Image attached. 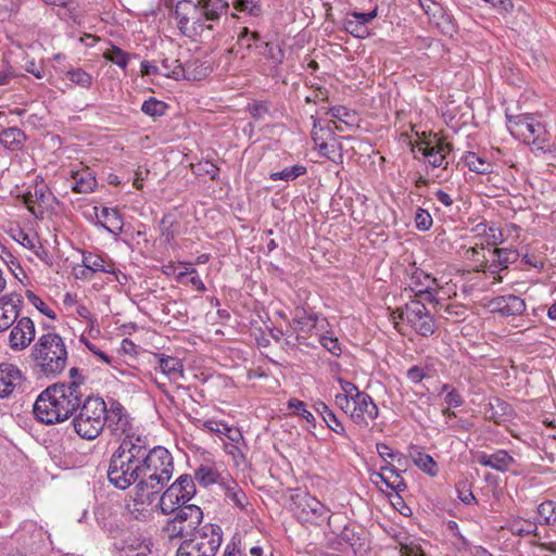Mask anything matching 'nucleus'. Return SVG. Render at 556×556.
<instances>
[{"mask_svg":"<svg viewBox=\"0 0 556 556\" xmlns=\"http://www.w3.org/2000/svg\"><path fill=\"white\" fill-rule=\"evenodd\" d=\"M147 437L127 434L110 457L108 479L116 489L139 484Z\"/></svg>","mask_w":556,"mask_h":556,"instance_id":"nucleus-1","label":"nucleus"},{"mask_svg":"<svg viewBox=\"0 0 556 556\" xmlns=\"http://www.w3.org/2000/svg\"><path fill=\"white\" fill-rule=\"evenodd\" d=\"M83 394L75 383L56 382L46 388L34 404V415L42 424L68 419L80 406Z\"/></svg>","mask_w":556,"mask_h":556,"instance_id":"nucleus-2","label":"nucleus"},{"mask_svg":"<svg viewBox=\"0 0 556 556\" xmlns=\"http://www.w3.org/2000/svg\"><path fill=\"white\" fill-rule=\"evenodd\" d=\"M142 462V475L137 491L149 494H160L167 485L174 472V458L170 452L161 445H144Z\"/></svg>","mask_w":556,"mask_h":556,"instance_id":"nucleus-3","label":"nucleus"},{"mask_svg":"<svg viewBox=\"0 0 556 556\" xmlns=\"http://www.w3.org/2000/svg\"><path fill=\"white\" fill-rule=\"evenodd\" d=\"M35 368L47 378L62 374L67 364V350L62 337L49 332L38 338L29 354Z\"/></svg>","mask_w":556,"mask_h":556,"instance_id":"nucleus-4","label":"nucleus"},{"mask_svg":"<svg viewBox=\"0 0 556 556\" xmlns=\"http://www.w3.org/2000/svg\"><path fill=\"white\" fill-rule=\"evenodd\" d=\"M72 425L80 438H98L106 425L105 401L99 396H87L83 400L79 413L73 418Z\"/></svg>","mask_w":556,"mask_h":556,"instance_id":"nucleus-5","label":"nucleus"},{"mask_svg":"<svg viewBox=\"0 0 556 556\" xmlns=\"http://www.w3.org/2000/svg\"><path fill=\"white\" fill-rule=\"evenodd\" d=\"M169 515L170 519L167 520L164 531L170 539L186 538L198 530L199 525L203 519L202 509L195 504H179L176 509H173Z\"/></svg>","mask_w":556,"mask_h":556,"instance_id":"nucleus-6","label":"nucleus"},{"mask_svg":"<svg viewBox=\"0 0 556 556\" xmlns=\"http://www.w3.org/2000/svg\"><path fill=\"white\" fill-rule=\"evenodd\" d=\"M197 489L190 475L179 476L161 495L159 506L163 515H168L179 504H186L195 495Z\"/></svg>","mask_w":556,"mask_h":556,"instance_id":"nucleus-7","label":"nucleus"},{"mask_svg":"<svg viewBox=\"0 0 556 556\" xmlns=\"http://www.w3.org/2000/svg\"><path fill=\"white\" fill-rule=\"evenodd\" d=\"M223 542V530L215 523H206L192 533L181 545L203 556H216Z\"/></svg>","mask_w":556,"mask_h":556,"instance_id":"nucleus-8","label":"nucleus"},{"mask_svg":"<svg viewBox=\"0 0 556 556\" xmlns=\"http://www.w3.org/2000/svg\"><path fill=\"white\" fill-rule=\"evenodd\" d=\"M401 320L406 321L417 334L425 338L435 331L434 318L420 300L415 299L404 305Z\"/></svg>","mask_w":556,"mask_h":556,"instance_id":"nucleus-9","label":"nucleus"},{"mask_svg":"<svg viewBox=\"0 0 556 556\" xmlns=\"http://www.w3.org/2000/svg\"><path fill=\"white\" fill-rule=\"evenodd\" d=\"M401 471L402 470L396 468L393 464L383 465L380 467V472H374L371 475V479L376 484L380 481L384 483L388 489L395 491L396 503H393V505L399 504V511L404 516H408L412 510L404 504V501L400 495L407 489L406 482L401 476Z\"/></svg>","mask_w":556,"mask_h":556,"instance_id":"nucleus-10","label":"nucleus"},{"mask_svg":"<svg viewBox=\"0 0 556 556\" xmlns=\"http://www.w3.org/2000/svg\"><path fill=\"white\" fill-rule=\"evenodd\" d=\"M46 531L35 522H26L15 533V541L18 544V552L22 556H29L39 551L46 540Z\"/></svg>","mask_w":556,"mask_h":556,"instance_id":"nucleus-11","label":"nucleus"},{"mask_svg":"<svg viewBox=\"0 0 556 556\" xmlns=\"http://www.w3.org/2000/svg\"><path fill=\"white\" fill-rule=\"evenodd\" d=\"M116 556H157L151 539L129 532L115 543Z\"/></svg>","mask_w":556,"mask_h":556,"instance_id":"nucleus-12","label":"nucleus"},{"mask_svg":"<svg viewBox=\"0 0 556 556\" xmlns=\"http://www.w3.org/2000/svg\"><path fill=\"white\" fill-rule=\"evenodd\" d=\"M353 408L350 412L351 420L359 427H368L369 421L375 420L379 415V408L366 392H357L352 400Z\"/></svg>","mask_w":556,"mask_h":556,"instance_id":"nucleus-13","label":"nucleus"},{"mask_svg":"<svg viewBox=\"0 0 556 556\" xmlns=\"http://www.w3.org/2000/svg\"><path fill=\"white\" fill-rule=\"evenodd\" d=\"M106 426L114 435L131 434V421L125 407L115 399L109 401V407L105 405Z\"/></svg>","mask_w":556,"mask_h":556,"instance_id":"nucleus-14","label":"nucleus"},{"mask_svg":"<svg viewBox=\"0 0 556 556\" xmlns=\"http://www.w3.org/2000/svg\"><path fill=\"white\" fill-rule=\"evenodd\" d=\"M9 345L13 351H23L35 339V325L29 317H21L11 326Z\"/></svg>","mask_w":556,"mask_h":556,"instance_id":"nucleus-15","label":"nucleus"},{"mask_svg":"<svg viewBox=\"0 0 556 556\" xmlns=\"http://www.w3.org/2000/svg\"><path fill=\"white\" fill-rule=\"evenodd\" d=\"M438 281L437 278L417 268L410 275V289L415 296L421 298L429 303L438 302L435 298Z\"/></svg>","mask_w":556,"mask_h":556,"instance_id":"nucleus-16","label":"nucleus"},{"mask_svg":"<svg viewBox=\"0 0 556 556\" xmlns=\"http://www.w3.org/2000/svg\"><path fill=\"white\" fill-rule=\"evenodd\" d=\"M23 299L17 293L0 296V332L9 329L16 321Z\"/></svg>","mask_w":556,"mask_h":556,"instance_id":"nucleus-17","label":"nucleus"},{"mask_svg":"<svg viewBox=\"0 0 556 556\" xmlns=\"http://www.w3.org/2000/svg\"><path fill=\"white\" fill-rule=\"evenodd\" d=\"M175 67L170 73H164V76L180 80H200L207 75V67L204 66L199 60L189 61L186 64H181L179 60H175Z\"/></svg>","mask_w":556,"mask_h":556,"instance_id":"nucleus-18","label":"nucleus"},{"mask_svg":"<svg viewBox=\"0 0 556 556\" xmlns=\"http://www.w3.org/2000/svg\"><path fill=\"white\" fill-rule=\"evenodd\" d=\"M490 306L492 312L502 316H519L526 311L525 300L515 295H500L491 300Z\"/></svg>","mask_w":556,"mask_h":556,"instance_id":"nucleus-19","label":"nucleus"},{"mask_svg":"<svg viewBox=\"0 0 556 556\" xmlns=\"http://www.w3.org/2000/svg\"><path fill=\"white\" fill-rule=\"evenodd\" d=\"M477 462L484 467H490L500 472H506L515 463L514 457L506 450H497L493 454L478 452Z\"/></svg>","mask_w":556,"mask_h":556,"instance_id":"nucleus-20","label":"nucleus"},{"mask_svg":"<svg viewBox=\"0 0 556 556\" xmlns=\"http://www.w3.org/2000/svg\"><path fill=\"white\" fill-rule=\"evenodd\" d=\"M23 376L21 370L9 363L0 364V397L9 396L15 387L22 383Z\"/></svg>","mask_w":556,"mask_h":556,"instance_id":"nucleus-21","label":"nucleus"},{"mask_svg":"<svg viewBox=\"0 0 556 556\" xmlns=\"http://www.w3.org/2000/svg\"><path fill=\"white\" fill-rule=\"evenodd\" d=\"M507 122L515 127L523 128L529 132V137L532 138L533 142H536L540 139L541 132L544 130L543 125L535 121L532 114H518L510 115L506 113ZM525 135L523 131H521Z\"/></svg>","mask_w":556,"mask_h":556,"instance_id":"nucleus-22","label":"nucleus"},{"mask_svg":"<svg viewBox=\"0 0 556 556\" xmlns=\"http://www.w3.org/2000/svg\"><path fill=\"white\" fill-rule=\"evenodd\" d=\"M262 41V36L258 31L251 30L247 26L240 27L236 46L239 48V51L242 52L241 59L247 58L253 50L258 51Z\"/></svg>","mask_w":556,"mask_h":556,"instance_id":"nucleus-23","label":"nucleus"},{"mask_svg":"<svg viewBox=\"0 0 556 556\" xmlns=\"http://www.w3.org/2000/svg\"><path fill=\"white\" fill-rule=\"evenodd\" d=\"M298 507H301L302 513L306 515L305 520H309L311 516L317 519H328V526L332 528V520L330 516H327L328 508L313 496L305 495L298 503Z\"/></svg>","mask_w":556,"mask_h":556,"instance_id":"nucleus-24","label":"nucleus"},{"mask_svg":"<svg viewBox=\"0 0 556 556\" xmlns=\"http://www.w3.org/2000/svg\"><path fill=\"white\" fill-rule=\"evenodd\" d=\"M318 317L315 313H307L302 306H296L293 311V317L290 327L294 331L308 334L317 325Z\"/></svg>","mask_w":556,"mask_h":556,"instance_id":"nucleus-25","label":"nucleus"},{"mask_svg":"<svg viewBox=\"0 0 556 556\" xmlns=\"http://www.w3.org/2000/svg\"><path fill=\"white\" fill-rule=\"evenodd\" d=\"M513 408L510 404L495 396L490 399L488 408H485V418L492 420L496 425L504 422L511 415Z\"/></svg>","mask_w":556,"mask_h":556,"instance_id":"nucleus-26","label":"nucleus"},{"mask_svg":"<svg viewBox=\"0 0 556 556\" xmlns=\"http://www.w3.org/2000/svg\"><path fill=\"white\" fill-rule=\"evenodd\" d=\"M195 7L201 9L206 21L215 22L228 12L229 2L226 0H197Z\"/></svg>","mask_w":556,"mask_h":556,"instance_id":"nucleus-27","label":"nucleus"},{"mask_svg":"<svg viewBox=\"0 0 556 556\" xmlns=\"http://www.w3.org/2000/svg\"><path fill=\"white\" fill-rule=\"evenodd\" d=\"M25 142L26 135L18 127H9L0 131V143L7 150L21 151Z\"/></svg>","mask_w":556,"mask_h":556,"instance_id":"nucleus-28","label":"nucleus"},{"mask_svg":"<svg viewBox=\"0 0 556 556\" xmlns=\"http://www.w3.org/2000/svg\"><path fill=\"white\" fill-rule=\"evenodd\" d=\"M25 202L28 205L30 203H37L40 207L39 214L42 215L45 208H49L52 205V203L56 202V198L53 195V193L48 189L46 185H36L34 188V192H28L25 195Z\"/></svg>","mask_w":556,"mask_h":556,"instance_id":"nucleus-29","label":"nucleus"},{"mask_svg":"<svg viewBox=\"0 0 556 556\" xmlns=\"http://www.w3.org/2000/svg\"><path fill=\"white\" fill-rule=\"evenodd\" d=\"M157 358L159 368L169 379L176 380L184 376V364L181 359L165 354H154Z\"/></svg>","mask_w":556,"mask_h":556,"instance_id":"nucleus-30","label":"nucleus"},{"mask_svg":"<svg viewBox=\"0 0 556 556\" xmlns=\"http://www.w3.org/2000/svg\"><path fill=\"white\" fill-rule=\"evenodd\" d=\"M220 486L224 490L225 500L230 501L240 510L245 509L249 503L248 497L242 488L235 480L220 482Z\"/></svg>","mask_w":556,"mask_h":556,"instance_id":"nucleus-31","label":"nucleus"},{"mask_svg":"<svg viewBox=\"0 0 556 556\" xmlns=\"http://www.w3.org/2000/svg\"><path fill=\"white\" fill-rule=\"evenodd\" d=\"M74 184L72 191L76 193H90L97 187V179L89 169L74 172L72 175Z\"/></svg>","mask_w":556,"mask_h":556,"instance_id":"nucleus-32","label":"nucleus"},{"mask_svg":"<svg viewBox=\"0 0 556 556\" xmlns=\"http://www.w3.org/2000/svg\"><path fill=\"white\" fill-rule=\"evenodd\" d=\"M198 8L191 0H180L176 3L173 11L174 17L177 20V26L182 35H188L189 14Z\"/></svg>","mask_w":556,"mask_h":556,"instance_id":"nucleus-33","label":"nucleus"},{"mask_svg":"<svg viewBox=\"0 0 556 556\" xmlns=\"http://www.w3.org/2000/svg\"><path fill=\"white\" fill-rule=\"evenodd\" d=\"M83 263L84 266L90 269L92 273L96 271H103L111 275H114L116 278V281H118L121 285H124L123 281L119 280V277H117V271L114 268V264L110 262L109 264H105V261L100 255H94L92 253L84 254L83 256Z\"/></svg>","mask_w":556,"mask_h":556,"instance_id":"nucleus-34","label":"nucleus"},{"mask_svg":"<svg viewBox=\"0 0 556 556\" xmlns=\"http://www.w3.org/2000/svg\"><path fill=\"white\" fill-rule=\"evenodd\" d=\"M462 160L469 168V170L475 172L477 174L485 175L493 172V164L475 152H466L463 155Z\"/></svg>","mask_w":556,"mask_h":556,"instance_id":"nucleus-35","label":"nucleus"},{"mask_svg":"<svg viewBox=\"0 0 556 556\" xmlns=\"http://www.w3.org/2000/svg\"><path fill=\"white\" fill-rule=\"evenodd\" d=\"M414 464L430 477H435L439 473V466L433 457L424 452L417 451L412 455Z\"/></svg>","mask_w":556,"mask_h":556,"instance_id":"nucleus-36","label":"nucleus"},{"mask_svg":"<svg viewBox=\"0 0 556 556\" xmlns=\"http://www.w3.org/2000/svg\"><path fill=\"white\" fill-rule=\"evenodd\" d=\"M538 515L540 520L538 521L541 526H554L556 525V502L547 500L542 502L538 506Z\"/></svg>","mask_w":556,"mask_h":556,"instance_id":"nucleus-37","label":"nucleus"},{"mask_svg":"<svg viewBox=\"0 0 556 556\" xmlns=\"http://www.w3.org/2000/svg\"><path fill=\"white\" fill-rule=\"evenodd\" d=\"M420 147H418V151L428 159L429 164L432 167H443L444 169L447 168V162H445V155L439 154L437 150H433L430 148V143L426 140L420 141Z\"/></svg>","mask_w":556,"mask_h":556,"instance_id":"nucleus-38","label":"nucleus"},{"mask_svg":"<svg viewBox=\"0 0 556 556\" xmlns=\"http://www.w3.org/2000/svg\"><path fill=\"white\" fill-rule=\"evenodd\" d=\"M257 53L270 61L275 66L282 64L285 60L283 50L279 46H275L267 41H262L261 49Z\"/></svg>","mask_w":556,"mask_h":556,"instance_id":"nucleus-39","label":"nucleus"},{"mask_svg":"<svg viewBox=\"0 0 556 556\" xmlns=\"http://www.w3.org/2000/svg\"><path fill=\"white\" fill-rule=\"evenodd\" d=\"M100 216L111 224L112 228L101 223V226L109 232L116 235L123 230L122 216L116 208L102 207Z\"/></svg>","mask_w":556,"mask_h":556,"instance_id":"nucleus-40","label":"nucleus"},{"mask_svg":"<svg viewBox=\"0 0 556 556\" xmlns=\"http://www.w3.org/2000/svg\"><path fill=\"white\" fill-rule=\"evenodd\" d=\"M307 172L304 165H293L290 167H286L282 170L274 172L269 175V179L273 181L285 180V181H293L300 176L305 175Z\"/></svg>","mask_w":556,"mask_h":556,"instance_id":"nucleus-41","label":"nucleus"},{"mask_svg":"<svg viewBox=\"0 0 556 556\" xmlns=\"http://www.w3.org/2000/svg\"><path fill=\"white\" fill-rule=\"evenodd\" d=\"M231 4L236 11L247 13L251 17H260L263 14L260 0H231Z\"/></svg>","mask_w":556,"mask_h":556,"instance_id":"nucleus-42","label":"nucleus"},{"mask_svg":"<svg viewBox=\"0 0 556 556\" xmlns=\"http://www.w3.org/2000/svg\"><path fill=\"white\" fill-rule=\"evenodd\" d=\"M168 109V105L157 100L154 97H150L148 100H146L141 105V111L153 118L161 117L165 115L166 111Z\"/></svg>","mask_w":556,"mask_h":556,"instance_id":"nucleus-43","label":"nucleus"},{"mask_svg":"<svg viewBox=\"0 0 556 556\" xmlns=\"http://www.w3.org/2000/svg\"><path fill=\"white\" fill-rule=\"evenodd\" d=\"M103 58L125 70L129 62L130 54L122 50L119 47L112 45L111 48L103 52Z\"/></svg>","mask_w":556,"mask_h":556,"instance_id":"nucleus-44","label":"nucleus"},{"mask_svg":"<svg viewBox=\"0 0 556 556\" xmlns=\"http://www.w3.org/2000/svg\"><path fill=\"white\" fill-rule=\"evenodd\" d=\"M328 113L336 119L345 124L349 127L355 126L357 122L355 111H352L343 105H336L328 110Z\"/></svg>","mask_w":556,"mask_h":556,"instance_id":"nucleus-45","label":"nucleus"},{"mask_svg":"<svg viewBox=\"0 0 556 556\" xmlns=\"http://www.w3.org/2000/svg\"><path fill=\"white\" fill-rule=\"evenodd\" d=\"M218 476V472L214 468L201 465L194 471L193 481H198V483L202 486H208L217 482Z\"/></svg>","mask_w":556,"mask_h":556,"instance_id":"nucleus-46","label":"nucleus"},{"mask_svg":"<svg viewBox=\"0 0 556 556\" xmlns=\"http://www.w3.org/2000/svg\"><path fill=\"white\" fill-rule=\"evenodd\" d=\"M332 533L337 534L340 541L345 542L350 546H354L357 541L361 539V532L355 530V526L352 523H346L342 529L337 531L336 529H331Z\"/></svg>","mask_w":556,"mask_h":556,"instance_id":"nucleus-47","label":"nucleus"},{"mask_svg":"<svg viewBox=\"0 0 556 556\" xmlns=\"http://www.w3.org/2000/svg\"><path fill=\"white\" fill-rule=\"evenodd\" d=\"M344 30L355 38L365 39L369 37L370 31L367 26L357 23L354 17H346L344 21Z\"/></svg>","mask_w":556,"mask_h":556,"instance_id":"nucleus-48","label":"nucleus"},{"mask_svg":"<svg viewBox=\"0 0 556 556\" xmlns=\"http://www.w3.org/2000/svg\"><path fill=\"white\" fill-rule=\"evenodd\" d=\"M493 254L496 255L497 264L502 265L505 269L508 268L510 264L515 263L519 257L517 250L507 248H495L493 250Z\"/></svg>","mask_w":556,"mask_h":556,"instance_id":"nucleus-49","label":"nucleus"},{"mask_svg":"<svg viewBox=\"0 0 556 556\" xmlns=\"http://www.w3.org/2000/svg\"><path fill=\"white\" fill-rule=\"evenodd\" d=\"M288 408L293 409L294 414L301 416L308 424L315 425V417L309 410H307L306 404L303 401L295 397L290 399L288 402Z\"/></svg>","mask_w":556,"mask_h":556,"instance_id":"nucleus-50","label":"nucleus"},{"mask_svg":"<svg viewBox=\"0 0 556 556\" xmlns=\"http://www.w3.org/2000/svg\"><path fill=\"white\" fill-rule=\"evenodd\" d=\"M174 223L170 220V216L165 215L160 222L161 239L164 243L170 244L176 237V230L174 229Z\"/></svg>","mask_w":556,"mask_h":556,"instance_id":"nucleus-51","label":"nucleus"},{"mask_svg":"<svg viewBox=\"0 0 556 556\" xmlns=\"http://www.w3.org/2000/svg\"><path fill=\"white\" fill-rule=\"evenodd\" d=\"M67 78L84 88H89L92 81V77L89 73L81 68H74L66 73Z\"/></svg>","mask_w":556,"mask_h":556,"instance_id":"nucleus-52","label":"nucleus"},{"mask_svg":"<svg viewBox=\"0 0 556 556\" xmlns=\"http://www.w3.org/2000/svg\"><path fill=\"white\" fill-rule=\"evenodd\" d=\"M27 300L43 315L51 319H55L56 315L36 293L30 290L26 291Z\"/></svg>","mask_w":556,"mask_h":556,"instance_id":"nucleus-53","label":"nucleus"},{"mask_svg":"<svg viewBox=\"0 0 556 556\" xmlns=\"http://www.w3.org/2000/svg\"><path fill=\"white\" fill-rule=\"evenodd\" d=\"M457 497L466 505L476 504L477 498L467 481H459L456 484Z\"/></svg>","mask_w":556,"mask_h":556,"instance_id":"nucleus-54","label":"nucleus"},{"mask_svg":"<svg viewBox=\"0 0 556 556\" xmlns=\"http://www.w3.org/2000/svg\"><path fill=\"white\" fill-rule=\"evenodd\" d=\"M269 106L268 101H254L248 104L247 110L254 119L258 121L269 114Z\"/></svg>","mask_w":556,"mask_h":556,"instance_id":"nucleus-55","label":"nucleus"},{"mask_svg":"<svg viewBox=\"0 0 556 556\" xmlns=\"http://www.w3.org/2000/svg\"><path fill=\"white\" fill-rule=\"evenodd\" d=\"M432 223L433 220L429 212L419 207L415 214L416 228L420 231H427L431 228Z\"/></svg>","mask_w":556,"mask_h":556,"instance_id":"nucleus-56","label":"nucleus"},{"mask_svg":"<svg viewBox=\"0 0 556 556\" xmlns=\"http://www.w3.org/2000/svg\"><path fill=\"white\" fill-rule=\"evenodd\" d=\"M505 268L497 264L496 258L493 260L491 263L486 260V257L483 255L482 260L480 261V264L476 266V271L478 273H486L489 271L491 275H498L500 271L504 270Z\"/></svg>","mask_w":556,"mask_h":556,"instance_id":"nucleus-57","label":"nucleus"},{"mask_svg":"<svg viewBox=\"0 0 556 556\" xmlns=\"http://www.w3.org/2000/svg\"><path fill=\"white\" fill-rule=\"evenodd\" d=\"M376 450H377L378 455L386 462V465L390 464L389 462H387L388 458H391V459L397 458L399 463L403 458V455L401 453L393 452L392 448L383 442L376 443Z\"/></svg>","mask_w":556,"mask_h":556,"instance_id":"nucleus-58","label":"nucleus"},{"mask_svg":"<svg viewBox=\"0 0 556 556\" xmlns=\"http://www.w3.org/2000/svg\"><path fill=\"white\" fill-rule=\"evenodd\" d=\"M536 525H538L536 522H532L530 520H525V523L520 527L518 526V523H515L514 525V533L519 536H526V535H530V534L540 536V534L538 532Z\"/></svg>","mask_w":556,"mask_h":556,"instance_id":"nucleus-59","label":"nucleus"},{"mask_svg":"<svg viewBox=\"0 0 556 556\" xmlns=\"http://www.w3.org/2000/svg\"><path fill=\"white\" fill-rule=\"evenodd\" d=\"M320 344L333 356H340L342 353L340 343L337 338L321 336L319 339Z\"/></svg>","mask_w":556,"mask_h":556,"instance_id":"nucleus-60","label":"nucleus"},{"mask_svg":"<svg viewBox=\"0 0 556 556\" xmlns=\"http://www.w3.org/2000/svg\"><path fill=\"white\" fill-rule=\"evenodd\" d=\"M320 155L327 157L328 160L338 163L337 159L334 157L333 153L336 152L334 146H329L327 142L321 140L318 144H316ZM339 162H342L343 155L341 153H338Z\"/></svg>","mask_w":556,"mask_h":556,"instance_id":"nucleus-61","label":"nucleus"},{"mask_svg":"<svg viewBox=\"0 0 556 556\" xmlns=\"http://www.w3.org/2000/svg\"><path fill=\"white\" fill-rule=\"evenodd\" d=\"M378 15V8L376 7L369 12H357L353 11L349 14V16L354 17L357 20V23L363 24L364 26H367L368 23H370L374 18H376Z\"/></svg>","mask_w":556,"mask_h":556,"instance_id":"nucleus-62","label":"nucleus"},{"mask_svg":"<svg viewBox=\"0 0 556 556\" xmlns=\"http://www.w3.org/2000/svg\"><path fill=\"white\" fill-rule=\"evenodd\" d=\"M445 403L450 407H459L464 404V399L462 394L456 389H451L444 397Z\"/></svg>","mask_w":556,"mask_h":556,"instance_id":"nucleus-63","label":"nucleus"},{"mask_svg":"<svg viewBox=\"0 0 556 556\" xmlns=\"http://www.w3.org/2000/svg\"><path fill=\"white\" fill-rule=\"evenodd\" d=\"M426 377V372H425V369L420 366H412L408 370H407V378L413 382V383H419L422 381V379Z\"/></svg>","mask_w":556,"mask_h":556,"instance_id":"nucleus-64","label":"nucleus"}]
</instances>
